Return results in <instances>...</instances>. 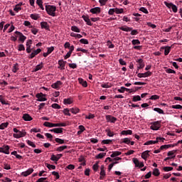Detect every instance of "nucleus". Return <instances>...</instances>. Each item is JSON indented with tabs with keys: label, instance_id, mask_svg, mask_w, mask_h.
<instances>
[{
	"label": "nucleus",
	"instance_id": "53",
	"mask_svg": "<svg viewBox=\"0 0 182 182\" xmlns=\"http://www.w3.org/2000/svg\"><path fill=\"white\" fill-rule=\"evenodd\" d=\"M149 99H150V100H157L160 99V96H159L157 95H152Z\"/></svg>",
	"mask_w": 182,
	"mask_h": 182
},
{
	"label": "nucleus",
	"instance_id": "39",
	"mask_svg": "<svg viewBox=\"0 0 182 182\" xmlns=\"http://www.w3.org/2000/svg\"><path fill=\"white\" fill-rule=\"evenodd\" d=\"M175 153H177V149L168 151L167 156H168L169 157H173Z\"/></svg>",
	"mask_w": 182,
	"mask_h": 182
},
{
	"label": "nucleus",
	"instance_id": "23",
	"mask_svg": "<svg viewBox=\"0 0 182 182\" xmlns=\"http://www.w3.org/2000/svg\"><path fill=\"white\" fill-rule=\"evenodd\" d=\"M18 70H19V64L16 63L13 65L12 72L14 73H16V72H18Z\"/></svg>",
	"mask_w": 182,
	"mask_h": 182
},
{
	"label": "nucleus",
	"instance_id": "51",
	"mask_svg": "<svg viewBox=\"0 0 182 182\" xmlns=\"http://www.w3.org/2000/svg\"><path fill=\"white\" fill-rule=\"evenodd\" d=\"M92 169L94 170V171H97V170L99 169V162H96V163L93 165Z\"/></svg>",
	"mask_w": 182,
	"mask_h": 182
},
{
	"label": "nucleus",
	"instance_id": "64",
	"mask_svg": "<svg viewBox=\"0 0 182 182\" xmlns=\"http://www.w3.org/2000/svg\"><path fill=\"white\" fill-rule=\"evenodd\" d=\"M18 50H19V52L25 50V46H23V44L18 45Z\"/></svg>",
	"mask_w": 182,
	"mask_h": 182
},
{
	"label": "nucleus",
	"instance_id": "6",
	"mask_svg": "<svg viewBox=\"0 0 182 182\" xmlns=\"http://www.w3.org/2000/svg\"><path fill=\"white\" fill-rule=\"evenodd\" d=\"M15 33H16V35H18V36H19L18 41L22 42V43H23V42H25V41H26V36H23V33H22L19 31H16Z\"/></svg>",
	"mask_w": 182,
	"mask_h": 182
},
{
	"label": "nucleus",
	"instance_id": "34",
	"mask_svg": "<svg viewBox=\"0 0 182 182\" xmlns=\"http://www.w3.org/2000/svg\"><path fill=\"white\" fill-rule=\"evenodd\" d=\"M113 142L112 139H104L102 141L101 144H110Z\"/></svg>",
	"mask_w": 182,
	"mask_h": 182
},
{
	"label": "nucleus",
	"instance_id": "35",
	"mask_svg": "<svg viewBox=\"0 0 182 182\" xmlns=\"http://www.w3.org/2000/svg\"><path fill=\"white\" fill-rule=\"evenodd\" d=\"M71 31H73V32H77V33H80V28H77L76 26H71Z\"/></svg>",
	"mask_w": 182,
	"mask_h": 182
},
{
	"label": "nucleus",
	"instance_id": "29",
	"mask_svg": "<svg viewBox=\"0 0 182 182\" xmlns=\"http://www.w3.org/2000/svg\"><path fill=\"white\" fill-rule=\"evenodd\" d=\"M43 68V63H41L40 64L37 65L34 69V72H38V70H41Z\"/></svg>",
	"mask_w": 182,
	"mask_h": 182
},
{
	"label": "nucleus",
	"instance_id": "48",
	"mask_svg": "<svg viewBox=\"0 0 182 182\" xmlns=\"http://www.w3.org/2000/svg\"><path fill=\"white\" fill-rule=\"evenodd\" d=\"M164 5H166V6L167 8H168V9H171V7L173 6V3H168L167 1H164Z\"/></svg>",
	"mask_w": 182,
	"mask_h": 182
},
{
	"label": "nucleus",
	"instance_id": "52",
	"mask_svg": "<svg viewBox=\"0 0 182 182\" xmlns=\"http://www.w3.org/2000/svg\"><path fill=\"white\" fill-rule=\"evenodd\" d=\"M23 25L28 26V28H33V26H32L28 21H25Z\"/></svg>",
	"mask_w": 182,
	"mask_h": 182
},
{
	"label": "nucleus",
	"instance_id": "21",
	"mask_svg": "<svg viewBox=\"0 0 182 182\" xmlns=\"http://www.w3.org/2000/svg\"><path fill=\"white\" fill-rule=\"evenodd\" d=\"M136 63H139L138 68L143 69L144 68V63L143 62V59L140 58L136 60Z\"/></svg>",
	"mask_w": 182,
	"mask_h": 182
},
{
	"label": "nucleus",
	"instance_id": "7",
	"mask_svg": "<svg viewBox=\"0 0 182 182\" xmlns=\"http://www.w3.org/2000/svg\"><path fill=\"white\" fill-rule=\"evenodd\" d=\"M106 120L107 122L116 123V122H117V118L112 115H106Z\"/></svg>",
	"mask_w": 182,
	"mask_h": 182
},
{
	"label": "nucleus",
	"instance_id": "54",
	"mask_svg": "<svg viewBox=\"0 0 182 182\" xmlns=\"http://www.w3.org/2000/svg\"><path fill=\"white\" fill-rule=\"evenodd\" d=\"M36 182H49V181H48V178H40L36 181Z\"/></svg>",
	"mask_w": 182,
	"mask_h": 182
},
{
	"label": "nucleus",
	"instance_id": "40",
	"mask_svg": "<svg viewBox=\"0 0 182 182\" xmlns=\"http://www.w3.org/2000/svg\"><path fill=\"white\" fill-rule=\"evenodd\" d=\"M47 168H48L49 170H55L56 169V166L54 165H50L49 164H46Z\"/></svg>",
	"mask_w": 182,
	"mask_h": 182
},
{
	"label": "nucleus",
	"instance_id": "30",
	"mask_svg": "<svg viewBox=\"0 0 182 182\" xmlns=\"http://www.w3.org/2000/svg\"><path fill=\"white\" fill-rule=\"evenodd\" d=\"M64 105H72L73 103V100L71 98L64 99L63 100Z\"/></svg>",
	"mask_w": 182,
	"mask_h": 182
},
{
	"label": "nucleus",
	"instance_id": "33",
	"mask_svg": "<svg viewBox=\"0 0 182 182\" xmlns=\"http://www.w3.org/2000/svg\"><path fill=\"white\" fill-rule=\"evenodd\" d=\"M55 141L56 143H58V144H65L66 142H65L64 139H62L60 138H55Z\"/></svg>",
	"mask_w": 182,
	"mask_h": 182
},
{
	"label": "nucleus",
	"instance_id": "10",
	"mask_svg": "<svg viewBox=\"0 0 182 182\" xmlns=\"http://www.w3.org/2000/svg\"><path fill=\"white\" fill-rule=\"evenodd\" d=\"M25 134H26V132L18 131V133L13 134V137H14L15 139H21V137H24Z\"/></svg>",
	"mask_w": 182,
	"mask_h": 182
},
{
	"label": "nucleus",
	"instance_id": "56",
	"mask_svg": "<svg viewBox=\"0 0 182 182\" xmlns=\"http://www.w3.org/2000/svg\"><path fill=\"white\" fill-rule=\"evenodd\" d=\"M114 11H115V14H123L124 12L123 9L115 8Z\"/></svg>",
	"mask_w": 182,
	"mask_h": 182
},
{
	"label": "nucleus",
	"instance_id": "28",
	"mask_svg": "<svg viewBox=\"0 0 182 182\" xmlns=\"http://www.w3.org/2000/svg\"><path fill=\"white\" fill-rule=\"evenodd\" d=\"M105 132L107 133V136L109 137H113V136H114V132H112L110 129H107Z\"/></svg>",
	"mask_w": 182,
	"mask_h": 182
},
{
	"label": "nucleus",
	"instance_id": "55",
	"mask_svg": "<svg viewBox=\"0 0 182 182\" xmlns=\"http://www.w3.org/2000/svg\"><path fill=\"white\" fill-rule=\"evenodd\" d=\"M21 9H22L21 8V4H16L15 8L14 9V11H15V12H18V11H21Z\"/></svg>",
	"mask_w": 182,
	"mask_h": 182
},
{
	"label": "nucleus",
	"instance_id": "8",
	"mask_svg": "<svg viewBox=\"0 0 182 182\" xmlns=\"http://www.w3.org/2000/svg\"><path fill=\"white\" fill-rule=\"evenodd\" d=\"M32 173H33V168H30L27 171L22 172L21 176L23 177H28V176H30V174H32Z\"/></svg>",
	"mask_w": 182,
	"mask_h": 182
},
{
	"label": "nucleus",
	"instance_id": "57",
	"mask_svg": "<svg viewBox=\"0 0 182 182\" xmlns=\"http://www.w3.org/2000/svg\"><path fill=\"white\" fill-rule=\"evenodd\" d=\"M122 143H124L125 144H130V139L129 138H124L122 139Z\"/></svg>",
	"mask_w": 182,
	"mask_h": 182
},
{
	"label": "nucleus",
	"instance_id": "47",
	"mask_svg": "<svg viewBox=\"0 0 182 182\" xmlns=\"http://www.w3.org/2000/svg\"><path fill=\"white\" fill-rule=\"evenodd\" d=\"M80 42L83 45H89V41H87V39L82 38L80 40Z\"/></svg>",
	"mask_w": 182,
	"mask_h": 182
},
{
	"label": "nucleus",
	"instance_id": "44",
	"mask_svg": "<svg viewBox=\"0 0 182 182\" xmlns=\"http://www.w3.org/2000/svg\"><path fill=\"white\" fill-rule=\"evenodd\" d=\"M132 43L134 46H136V45H140V41L139 39H134L132 41Z\"/></svg>",
	"mask_w": 182,
	"mask_h": 182
},
{
	"label": "nucleus",
	"instance_id": "5",
	"mask_svg": "<svg viewBox=\"0 0 182 182\" xmlns=\"http://www.w3.org/2000/svg\"><path fill=\"white\" fill-rule=\"evenodd\" d=\"M63 85V82L58 80L55 83H53L51 85V87H53V89H56L57 90H59V89H60V86H62Z\"/></svg>",
	"mask_w": 182,
	"mask_h": 182
},
{
	"label": "nucleus",
	"instance_id": "63",
	"mask_svg": "<svg viewBox=\"0 0 182 182\" xmlns=\"http://www.w3.org/2000/svg\"><path fill=\"white\" fill-rule=\"evenodd\" d=\"M171 9H172L173 12H174V14H176L178 9H177V6H176V4H172V7H171Z\"/></svg>",
	"mask_w": 182,
	"mask_h": 182
},
{
	"label": "nucleus",
	"instance_id": "22",
	"mask_svg": "<svg viewBox=\"0 0 182 182\" xmlns=\"http://www.w3.org/2000/svg\"><path fill=\"white\" fill-rule=\"evenodd\" d=\"M70 112H71V113H73V114H77V113H79V112H80V109L77 107H73L70 109Z\"/></svg>",
	"mask_w": 182,
	"mask_h": 182
},
{
	"label": "nucleus",
	"instance_id": "2",
	"mask_svg": "<svg viewBox=\"0 0 182 182\" xmlns=\"http://www.w3.org/2000/svg\"><path fill=\"white\" fill-rule=\"evenodd\" d=\"M151 126L150 127L151 130H159L161 127V124L160 121H156L152 122Z\"/></svg>",
	"mask_w": 182,
	"mask_h": 182
},
{
	"label": "nucleus",
	"instance_id": "9",
	"mask_svg": "<svg viewBox=\"0 0 182 182\" xmlns=\"http://www.w3.org/2000/svg\"><path fill=\"white\" fill-rule=\"evenodd\" d=\"M153 73L150 71L146 72L144 73H138V77H149V76H151Z\"/></svg>",
	"mask_w": 182,
	"mask_h": 182
},
{
	"label": "nucleus",
	"instance_id": "12",
	"mask_svg": "<svg viewBox=\"0 0 182 182\" xmlns=\"http://www.w3.org/2000/svg\"><path fill=\"white\" fill-rule=\"evenodd\" d=\"M82 18L85 21V22H86L87 25H88L89 26H92L93 25V23H92V21H90V18H89V16L83 15Z\"/></svg>",
	"mask_w": 182,
	"mask_h": 182
},
{
	"label": "nucleus",
	"instance_id": "24",
	"mask_svg": "<svg viewBox=\"0 0 182 182\" xmlns=\"http://www.w3.org/2000/svg\"><path fill=\"white\" fill-rule=\"evenodd\" d=\"M101 87H103L104 89H109V87H112V83L110 82L102 83L101 85Z\"/></svg>",
	"mask_w": 182,
	"mask_h": 182
},
{
	"label": "nucleus",
	"instance_id": "20",
	"mask_svg": "<svg viewBox=\"0 0 182 182\" xmlns=\"http://www.w3.org/2000/svg\"><path fill=\"white\" fill-rule=\"evenodd\" d=\"M119 29L121 31H124V32H130V31H133V28L128 27L127 26H121V27H119Z\"/></svg>",
	"mask_w": 182,
	"mask_h": 182
},
{
	"label": "nucleus",
	"instance_id": "50",
	"mask_svg": "<svg viewBox=\"0 0 182 182\" xmlns=\"http://www.w3.org/2000/svg\"><path fill=\"white\" fill-rule=\"evenodd\" d=\"M133 162H134V164H135V167H139V165L140 164L139 159H137L136 158H134Z\"/></svg>",
	"mask_w": 182,
	"mask_h": 182
},
{
	"label": "nucleus",
	"instance_id": "38",
	"mask_svg": "<svg viewBox=\"0 0 182 182\" xmlns=\"http://www.w3.org/2000/svg\"><path fill=\"white\" fill-rule=\"evenodd\" d=\"M141 100V97L139 95H135L132 98L133 102H140Z\"/></svg>",
	"mask_w": 182,
	"mask_h": 182
},
{
	"label": "nucleus",
	"instance_id": "13",
	"mask_svg": "<svg viewBox=\"0 0 182 182\" xmlns=\"http://www.w3.org/2000/svg\"><path fill=\"white\" fill-rule=\"evenodd\" d=\"M41 29H46V31H49V24L46 21H42L40 23Z\"/></svg>",
	"mask_w": 182,
	"mask_h": 182
},
{
	"label": "nucleus",
	"instance_id": "16",
	"mask_svg": "<svg viewBox=\"0 0 182 182\" xmlns=\"http://www.w3.org/2000/svg\"><path fill=\"white\" fill-rule=\"evenodd\" d=\"M176 146H177V144L162 145L160 147V150L170 149V147H176Z\"/></svg>",
	"mask_w": 182,
	"mask_h": 182
},
{
	"label": "nucleus",
	"instance_id": "45",
	"mask_svg": "<svg viewBox=\"0 0 182 182\" xmlns=\"http://www.w3.org/2000/svg\"><path fill=\"white\" fill-rule=\"evenodd\" d=\"M30 18H31V19H34V21H38V19H39V15L31 14Z\"/></svg>",
	"mask_w": 182,
	"mask_h": 182
},
{
	"label": "nucleus",
	"instance_id": "17",
	"mask_svg": "<svg viewBox=\"0 0 182 182\" xmlns=\"http://www.w3.org/2000/svg\"><path fill=\"white\" fill-rule=\"evenodd\" d=\"M90 12H91V14H100L101 9H100V7H95V8L91 9L90 10Z\"/></svg>",
	"mask_w": 182,
	"mask_h": 182
},
{
	"label": "nucleus",
	"instance_id": "58",
	"mask_svg": "<svg viewBox=\"0 0 182 182\" xmlns=\"http://www.w3.org/2000/svg\"><path fill=\"white\" fill-rule=\"evenodd\" d=\"M165 139L163 137H157L156 140H155V141H156V143H163Z\"/></svg>",
	"mask_w": 182,
	"mask_h": 182
},
{
	"label": "nucleus",
	"instance_id": "60",
	"mask_svg": "<svg viewBox=\"0 0 182 182\" xmlns=\"http://www.w3.org/2000/svg\"><path fill=\"white\" fill-rule=\"evenodd\" d=\"M163 170L165 171H171L173 170V167L171 166H165L163 168Z\"/></svg>",
	"mask_w": 182,
	"mask_h": 182
},
{
	"label": "nucleus",
	"instance_id": "18",
	"mask_svg": "<svg viewBox=\"0 0 182 182\" xmlns=\"http://www.w3.org/2000/svg\"><path fill=\"white\" fill-rule=\"evenodd\" d=\"M22 119L25 120V122H31V120H33L32 117H31L29 114H23Z\"/></svg>",
	"mask_w": 182,
	"mask_h": 182
},
{
	"label": "nucleus",
	"instance_id": "43",
	"mask_svg": "<svg viewBox=\"0 0 182 182\" xmlns=\"http://www.w3.org/2000/svg\"><path fill=\"white\" fill-rule=\"evenodd\" d=\"M154 112H157V113H159V114H164V111H163V109H160V108H154Z\"/></svg>",
	"mask_w": 182,
	"mask_h": 182
},
{
	"label": "nucleus",
	"instance_id": "31",
	"mask_svg": "<svg viewBox=\"0 0 182 182\" xmlns=\"http://www.w3.org/2000/svg\"><path fill=\"white\" fill-rule=\"evenodd\" d=\"M43 126L46 127H55V124L49 122H45Z\"/></svg>",
	"mask_w": 182,
	"mask_h": 182
},
{
	"label": "nucleus",
	"instance_id": "42",
	"mask_svg": "<svg viewBox=\"0 0 182 182\" xmlns=\"http://www.w3.org/2000/svg\"><path fill=\"white\" fill-rule=\"evenodd\" d=\"M70 112V109L69 108H65L63 109V112L65 116H71V114L69 113Z\"/></svg>",
	"mask_w": 182,
	"mask_h": 182
},
{
	"label": "nucleus",
	"instance_id": "26",
	"mask_svg": "<svg viewBox=\"0 0 182 182\" xmlns=\"http://www.w3.org/2000/svg\"><path fill=\"white\" fill-rule=\"evenodd\" d=\"M149 153H150V151H145L141 154V158L144 159V160H146L149 157Z\"/></svg>",
	"mask_w": 182,
	"mask_h": 182
},
{
	"label": "nucleus",
	"instance_id": "15",
	"mask_svg": "<svg viewBox=\"0 0 182 182\" xmlns=\"http://www.w3.org/2000/svg\"><path fill=\"white\" fill-rule=\"evenodd\" d=\"M50 132L55 133L57 134H60L63 133V128H54L53 129H50Z\"/></svg>",
	"mask_w": 182,
	"mask_h": 182
},
{
	"label": "nucleus",
	"instance_id": "62",
	"mask_svg": "<svg viewBox=\"0 0 182 182\" xmlns=\"http://www.w3.org/2000/svg\"><path fill=\"white\" fill-rule=\"evenodd\" d=\"M139 11H141V12H143L144 14H149V11L147 10V9L144 8V7H141L139 9Z\"/></svg>",
	"mask_w": 182,
	"mask_h": 182
},
{
	"label": "nucleus",
	"instance_id": "61",
	"mask_svg": "<svg viewBox=\"0 0 182 182\" xmlns=\"http://www.w3.org/2000/svg\"><path fill=\"white\" fill-rule=\"evenodd\" d=\"M51 107H53V109H61V107L60 105L56 104V103H54L51 105Z\"/></svg>",
	"mask_w": 182,
	"mask_h": 182
},
{
	"label": "nucleus",
	"instance_id": "25",
	"mask_svg": "<svg viewBox=\"0 0 182 182\" xmlns=\"http://www.w3.org/2000/svg\"><path fill=\"white\" fill-rule=\"evenodd\" d=\"M3 153L4 154H9V146H3Z\"/></svg>",
	"mask_w": 182,
	"mask_h": 182
},
{
	"label": "nucleus",
	"instance_id": "27",
	"mask_svg": "<svg viewBox=\"0 0 182 182\" xmlns=\"http://www.w3.org/2000/svg\"><path fill=\"white\" fill-rule=\"evenodd\" d=\"M121 134L123 136H127V134H133V131L129 129V130H124L121 132Z\"/></svg>",
	"mask_w": 182,
	"mask_h": 182
},
{
	"label": "nucleus",
	"instance_id": "46",
	"mask_svg": "<svg viewBox=\"0 0 182 182\" xmlns=\"http://www.w3.org/2000/svg\"><path fill=\"white\" fill-rule=\"evenodd\" d=\"M26 143H27V144H28V146H31L33 149H35L36 147V145L33 142H32V141L27 140Z\"/></svg>",
	"mask_w": 182,
	"mask_h": 182
},
{
	"label": "nucleus",
	"instance_id": "37",
	"mask_svg": "<svg viewBox=\"0 0 182 182\" xmlns=\"http://www.w3.org/2000/svg\"><path fill=\"white\" fill-rule=\"evenodd\" d=\"M68 149V146L66 145H64V146H59L56 149V151H63V150Z\"/></svg>",
	"mask_w": 182,
	"mask_h": 182
},
{
	"label": "nucleus",
	"instance_id": "32",
	"mask_svg": "<svg viewBox=\"0 0 182 182\" xmlns=\"http://www.w3.org/2000/svg\"><path fill=\"white\" fill-rule=\"evenodd\" d=\"M152 174L155 176V177H159V176H160V170H159V168H154Z\"/></svg>",
	"mask_w": 182,
	"mask_h": 182
},
{
	"label": "nucleus",
	"instance_id": "1",
	"mask_svg": "<svg viewBox=\"0 0 182 182\" xmlns=\"http://www.w3.org/2000/svg\"><path fill=\"white\" fill-rule=\"evenodd\" d=\"M46 11L50 16H56V6L51 5L46 6Z\"/></svg>",
	"mask_w": 182,
	"mask_h": 182
},
{
	"label": "nucleus",
	"instance_id": "59",
	"mask_svg": "<svg viewBox=\"0 0 182 182\" xmlns=\"http://www.w3.org/2000/svg\"><path fill=\"white\" fill-rule=\"evenodd\" d=\"M9 124V123L8 122H4L1 124H0L1 127V130H4V129H6V127H8Z\"/></svg>",
	"mask_w": 182,
	"mask_h": 182
},
{
	"label": "nucleus",
	"instance_id": "19",
	"mask_svg": "<svg viewBox=\"0 0 182 182\" xmlns=\"http://www.w3.org/2000/svg\"><path fill=\"white\" fill-rule=\"evenodd\" d=\"M78 82H79L80 85H82V86H83V87H87V82H86V80H83V78L79 77Z\"/></svg>",
	"mask_w": 182,
	"mask_h": 182
},
{
	"label": "nucleus",
	"instance_id": "41",
	"mask_svg": "<svg viewBox=\"0 0 182 182\" xmlns=\"http://www.w3.org/2000/svg\"><path fill=\"white\" fill-rule=\"evenodd\" d=\"M54 127H66V124L65 123L54 124Z\"/></svg>",
	"mask_w": 182,
	"mask_h": 182
},
{
	"label": "nucleus",
	"instance_id": "11",
	"mask_svg": "<svg viewBox=\"0 0 182 182\" xmlns=\"http://www.w3.org/2000/svg\"><path fill=\"white\" fill-rule=\"evenodd\" d=\"M161 50H164V55L165 56H167V55H168V53H170V51L171 50V47L170 46L161 47Z\"/></svg>",
	"mask_w": 182,
	"mask_h": 182
},
{
	"label": "nucleus",
	"instance_id": "36",
	"mask_svg": "<svg viewBox=\"0 0 182 182\" xmlns=\"http://www.w3.org/2000/svg\"><path fill=\"white\" fill-rule=\"evenodd\" d=\"M122 154L121 151H113L112 154H111L110 157H117V156H120Z\"/></svg>",
	"mask_w": 182,
	"mask_h": 182
},
{
	"label": "nucleus",
	"instance_id": "4",
	"mask_svg": "<svg viewBox=\"0 0 182 182\" xmlns=\"http://www.w3.org/2000/svg\"><path fill=\"white\" fill-rule=\"evenodd\" d=\"M42 52V50L41 48H38L37 50H33L32 53H31L28 56V59H33L36 55H39Z\"/></svg>",
	"mask_w": 182,
	"mask_h": 182
},
{
	"label": "nucleus",
	"instance_id": "3",
	"mask_svg": "<svg viewBox=\"0 0 182 182\" xmlns=\"http://www.w3.org/2000/svg\"><path fill=\"white\" fill-rule=\"evenodd\" d=\"M46 95L40 92L36 95V97L38 99V102H46L47 99L45 97Z\"/></svg>",
	"mask_w": 182,
	"mask_h": 182
},
{
	"label": "nucleus",
	"instance_id": "14",
	"mask_svg": "<svg viewBox=\"0 0 182 182\" xmlns=\"http://www.w3.org/2000/svg\"><path fill=\"white\" fill-rule=\"evenodd\" d=\"M58 69H61V70H64L65 66L66 65V61H64L63 60H58Z\"/></svg>",
	"mask_w": 182,
	"mask_h": 182
},
{
	"label": "nucleus",
	"instance_id": "49",
	"mask_svg": "<svg viewBox=\"0 0 182 182\" xmlns=\"http://www.w3.org/2000/svg\"><path fill=\"white\" fill-rule=\"evenodd\" d=\"M106 156V153H100L95 156V159H103Z\"/></svg>",
	"mask_w": 182,
	"mask_h": 182
}]
</instances>
